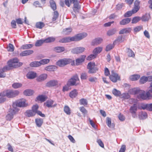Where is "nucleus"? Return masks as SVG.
Listing matches in <instances>:
<instances>
[{"label":"nucleus","mask_w":152,"mask_h":152,"mask_svg":"<svg viewBox=\"0 0 152 152\" xmlns=\"http://www.w3.org/2000/svg\"><path fill=\"white\" fill-rule=\"evenodd\" d=\"M146 94L149 99L152 98V88H149V89L146 92Z\"/></svg>","instance_id":"50"},{"label":"nucleus","mask_w":152,"mask_h":152,"mask_svg":"<svg viewBox=\"0 0 152 152\" xmlns=\"http://www.w3.org/2000/svg\"><path fill=\"white\" fill-rule=\"evenodd\" d=\"M59 14L58 12L56 11H55L53 12V17L52 18V21H54L56 20L58 18V16Z\"/></svg>","instance_id":"46"},{"label":"nucleus","mask_w":152,"mask_h":152,"mask_svg":"<svg viewBox=\"0 0 152 152\" xmlns=\"http://www.w3.org/2000/svg\"><path fill=\"white\" fill-rule=\"evenodd\" d=\"M106 124L107 125V126L109 127H110L111 125V119L108 117H107L106 118Z\"/></svg>","instance_id":"56"},{"label":"nucleus","mask_w":152,"mask_h":152,"mask_svg":"<svg viewBox=\"0 0 152 152\" xmlns=\"http://www.w3.org/2000/svg\"><path fill=\"white\" fill-rule=\"evenodd\" d=\"M140 77V76L137 75H134L131 76L130 77V79L132 81H135L137 80Z\"/></svg>","instance_id":"34"},{"label":"nucleus","mask_w":152,"mask_h":152,"mask_svg":"<svg viewBox=\"0 0 152 152\" xmlns=\"http://www.w3.org/2000/svg\"><path fill=\"white\" fill-rule=\"evenodd\" d=\"M137 97L138 99L143 100L149 99V97L147 95L146 93L145 94V91H144L140 89L138 91Z\"/></svg>","instance_id":"8"},{"label":"nucleus","mask_w":152,"mask_h":152,"mask_svg":"<svg viewBox=\"0 0 152 152\" xmlns=\"http://www.w3.org/2000/svg\"><path fill=\"white\" fill-rule=\"evenodd\" d=\"M65 50V48L63 47H55L54 49L55 51L60 53L64 51Z\"/></svg>","instance_id":"28"},{"label":"nucleus","mask_w":152,"mask_h":152,"mask_svg":"<svg viewBox=\"0 0 152 152\" xmlns=\"http://www.w3.org/2000/svg\"><path fill=\"white\" fill-rule=\"evenodd\" d=\"M137 99L133 98H131L129 99V102L131 104H135L137 102Z\"/></svg>","instance_id":"59"},{"label":"nucleus","mask_w":152,"mask_h":152,"mask_svg":"<svg viewBox=\"0 0 152 152\" xmlns=\"http://www.w3.org/2000/svg\"><path fill=\"white\" fill-rule=\"evenodd\" d=\"M81 6L79 3L74 4L72 8L73 11L75 13H78L80 9Z\"/></svg>","instance_id":"17"},{"label":"nucleus","mask_w":152,"mask_h":152,"mask_svg":"<svg viewBox=\"0 0 152 152\" xmlns=\"http://www.w3.org/2000/svg\"><path fill=\"white\" fill-rule=\"evenodd\" d=\"M142 28V27L141 26H137L134 28V32H137L140 31Z\"/></svg>","instance_id":"64"},{"label":"nucleus","mask_w":152,"mask_h":152,"mask_svg":"<svg viewBox=\"0 0 152 152\" xmlns=\"http://www.w3.org/2000/svg\"><path fill=\"white\" fill-rule=\"evenodd\" d=\"M130 97V95L127 93H124L121 95V98L124 99H127Z\"/></svg>","instance_id":"47"},{"label":"nucleus","mask_w":152,"mask_h":152,"mask_svg":"<svg viewBox=\"0 0 152 152\" xmlns=\"http://www.w3.org/2000/svg\"><path fill=\"white\" fill-rule=\"evenodd\" d=\"M33 52L34 51L32 50H26L21 52L20 54V56H26L32 54Z\"/></svg>","instance_id":"14"},{"label":"nucleus","mask_w":152,"mask_h":152,"mask_svg":"<svg viewBox=\"0 0 152 152\" xmlns=\"http://www.w3.org/2000/svg\"><path fill=\"white\" fill-rule=\"evenodd\" d=\"M64 112L67 115H69L71 114V110L68 106H65L64 107Z\"/></svg>","instance_id":"39"},{"label":"nucleus","mask_w":152,"mask_h":152,"mask_svg":"<svg viewBox=\"0 0 152 152\" xmlns=\"http://www.w3.org/2000/svg\"><path fill=\"white\" fill-rule=\"evenodd\" d=\"M7 64L8 66H7L9 69L10 68L19 67L23 64V63L19 62L18 59L16 58L11 59L8 62Z\"/></svg>","instance_id":"3"},{"label":"nucleus","mask_w":152,"mask_h":152,"mask_svg":"<svg viewBox=\"0 0 152 152\" xmlns=\"http://www.w3.org/2000/svg\"><path fill=\"white\" fill-rule=\"evenodd\" d=\"M32 44H26L23 45L21 47V48L23 49H30L33 46Z\"/></svg>","instance_id":"42"},{"label":"nucleus","mask_w":152,"mask_h":152,"mask_svg":"<svg viewBox=\"0 0 152 152\" xmlns=\"http://www.w3.org/2000/svg\"><path fill=\"white\" fill-rule=\"evenodd\" d=\"M139 89L136 88H134L130 89L129 91V93L132 94H137L138 93Z\"/></svg>","instance_id":"32"},{"label":"nucleus","mask_w":152,"mask_h":152,"mask_svg":"<svg viewBox=\"0 0 152 152\" xmlns=\"http://www.w3.org/2000/svg\"><path fill=\"white\" fill-rule=\"evenodd\" d=\"M77 90L74 89L70 92L69 96L71 98H74L77 96Z\"/></svg>","instance_id":"23"},{"label":"nucleus","mask_w":152,"mask_h":152,"mask_svg":"<svg viewBox=\"0 0 152 152\" xmlns=\"http://www.w3.org/2000/svg\"><path fill=\"white\" fill-rule=\"evenodd\" d=\"M50 3L51 8L53 10H55L56 9V6L54 1L53 0H50Z\"/></svg>","instance_id":"33"},{"label":"nucleus","mask_w":152,"mask_h":152,"mask_svg":"<svg viewBox=\"0 0 152 152\" xmlns=\"http://www.w3.org/2000/svg\"><path fill=\"white\" fill-rule=\"evenodd\" d=\"M34 91L33 90L31 89H26L23 92V94L27 96L32 95L34 93Z\"/></svg>","instance_id":"24"},{"label":"nucleus","mask_w":152,"mask_h":152,"mask_svg":"<svg viewBox=\"0 0 152 152\" xmlns=\"http://www.w3.org/2000/svg\"><path fill=\"white\" fill-rule=\"evenodd\" d=\"M54 101L51 100H48L44 103L45 106L48 107H55L56 104H53Z\"/></svg>","instance_id":"13"},{"label":"nucleus","mask_w":152,"mask_h":152,"mask_svg":"<svg viewBox=\"0 0 152 152\" xmlns=\"http://www.w3.org/2000/svg\"><path fill=\"white\" fill-rule=\"evenodd\" d=\"M140 20L139 17L136 16L133 18L132 20V23H135L138 22Z\"/></svg>","instance_id":"49"},{"label":"nucleus","mask_w":152,"mask_h":152,"mask_svg":"<svg viewBox=\"0 0 152 152\" xmlns=\"http://www.w3.org/2000/svg\"><path fill=\"white\" fill-rule=\"evenodd\" d=\"M36 114V112L32 110H27L25 113L26 115L28 117L34 116Z\"/></svg>","instance_id":"18"},{"label":"nucleus","mask_w":152,"mask_h":152,"mask_svg":"<svg viewBox=\"0 0 152 152\" xmlns=\"http://www.w3.org/2000/svg\"><path fill=\"white\" fill-rule=\"evenodd\" d=\"M139 116L140 118L142 119H144L147 117V114L146 113L141 112L139 115Z\"/></svg>","instance_id":"54"},{"label":"nucleus","mask_w":152,"mask_h":152,"mask_svg":"<svg viewBox=\"0 0 152 152\" xmlns=\"http://www.w3.org/2000/svg\"><path fill=\"white\" fill-rule=\"evenodd\" d=\"M80 103L81 105H83L85 106L88 104V102L86 99L83 98L80 100Z\"/></svg>","instance_id":"43"},{"label":"nucleus","mask_w":152,"mask_h":152,"mask_svg":"<svg viewBox=\"0 0 152 152\" xmlns=\"http://www.w3.org/2000/svg\"><path fill=\"white\" fill-rule=\"evenodd\" d=\"M47 77V75L46 74L41 75L37 78V81L41 82L45 80Z\"/></svg>","instance_id":"19"},{"label":"nucleus","mask_w":152,"mask_h":152,"mask_svg":"<svg viewBox=\"0 0 152 152\" xmlns=\"http://www.w3.org/2000/svg\"><path fill=\"white\" fill-rule=\"evenodd\" d=\"M35 123L38 127H40L43 123V120L41 118L36 119Z\"/></svg>","instance_id":"30"},{"label":"nucleus","mask_w":152,"mask_h":152,"mask_svg":"<svg viewBox=\"0 0 152 152\" xmlns=\"http://www.w3.org/2000/svg\"><path fill=\"white\" fill-rule=\"evenodd\" d=\"M37 73L35 72L31 71L28 72L26 75L27 78L29 79H33L37 76Z\"/></svg>","instance_id":"15"},{"label":"nucleus","mask_w":152,"mask_h":152,"mask_svg":"<svg viewBox=\"0 0 152 152\" xmlns=\"http://www.w3.org/2000/svg\"><path fill=\"white\" fill-rule=\"evenodd\" d=\"M120 80V77L117 74L115 73V83Z\"/></svg>","instance_id":"61"},{"label":"nucleus","mask_w":152,"mask_h":152,"mask_svg":"<svg viewBox=\"0 0 152 152\" xmlns=\"http://www.w3.org/2000/svg\"><path fill=\"white\" fill-rule=\"evenodd\" d=\"M113 48V46L112 45L109 44L107 46L105 50L107 51H108L112 49Z\"/></svg>","instance_id":"63"},{"label":"nucleus","mask_w":152,"mask_h":152,"mask_svg":"<svg viewBox=\"0 0 152 152\" xmlns=\"http://www.w3.org/2000/svg\"><path fill=\"white\" fill-rule=\"evenodd\" d=\"M150 18V15L149 14H147L142 16L141 18L142 20L143 21H146L149 20Z\"/></svg>","instance_id":"37"},{"label":"nucleus","mask_w":152,"mask_h":152,"mask_svg":"<svg viewBox=\"0 0 152 152\" xmlns=\"http://www.w3.org/2000/svg\"><path fill=\"white\" fill-rule=\"evenodd\" d=\"M79 81V80L78 76L77 75H75L70 79L68 82L71 86H72L78 85Z\"/></svg>","instance_id":"7"},{"label":"nucleus","mask_w":152,"mask_h":152,"mask_svg":"<svg viewBox=\"0 0 152 152\" xmlns=\"http://www.w3.org/2000/svg\"><path fill=\"white\" fill-rule=\"evenodd\" d=\"M137 110V106L135 104H134L130 109L129 111L131 113H136Z\"/></svg>","instance_id":"27"},{"label":"nucleus","mask_w":152,"mask_h":152,"mask_svg":"<svg viewBox=\"0 0 152 152\" xmlns=\"http://www.w3.org/2000/svg\"><path fill=\"white\" fill-rule=\"evenodd\" d=\"M103 39L101 38L98 37L93 40L91 42L92 45H97L101 44L103 41Z\"/></svg>","instance_id":"10"},{"label":"nucleus","mask_w":152,"mask_h":152,"mask_svg":"<svg viewBox=\"0 0 152 152\" xmlns=\"http://www.w3.org/2000/svg\"><path fill=\"white\" fill-rule=\"evenodd\" d=\"M79 110L84 116L87 113V111L83 107H79Z\"/></svg>","instance_id":"48"},{"label":"nucleus","mask_w":152,"mask_h":152,"mask_svg":"<svg viewBox=\"0 0 152 152\" xmlns=\"http://www.w3.org/2000/svg\"><path fill=\"white\" fill-rule=\"evenodd\" d=\"M131 20V19L130 18H126L121 20L120 23L121 25H125L129 23L130 22Z\"/></svg>","instance_id":"26"},{"label":"nucleus","mask_w":152,"mask_h":152,"mask_svg":"<svg viewBox=\"0 0 152 152\" xmlns=\"http://www.w3.org/2000/svg\"><path fill=\"white\" fill-rule=\"evenodd\" d=\"M8 50L9 51L12 52L14 50V47L13 45L9 44L7 47Z\"/></svg>","instance_id":"57"},{"label":"nucleus","mask_w":152,"mask_h":152,"mask_svg":"<svg viewBox=\"0 0 152 152\" xmlns=\"http://www.w3.org/2000/svg\"><path fill=\"white\" fill-rule=\"evenodd\" d=\"M86 56L85 55L82 56L76 60V65H79L82 62L84 61L86 58Z\"/></svg>","instance_id":"21"},{"label":"nucleus","mask_w":152,"mask_h":152,"mask_svg":"<svg viewBox=\"0 0 152 152\" xmlns=\"http://www.w3.org/2000/svg\"><path fill=\"white\" fill-rule=\"evenodd\" d=\"M133 13L131 11H128L126 12L124 15V16L125 17H128L131 16Z\"/></svg>","instance_id":"58"},{"label":"nucleus","mask_w":152,"mask_h":152,"mask_svg":"<svg viewBox=\"0 0 152 152\" xmlns=\"http://www.w3.org/2000/svg\"><path fill=\"white\" fill-rule=\"evenodd\" d=\"M72 31V29L71 28H68L64 29L63 31V33L64 34H68Z\"/></svg>","instance_id":"41"},{"label":"nucleus","mask_w":152,"mask_h":152,"mask_svg":"<svg viewBox=\"0 0 152 152\" xmlns=\"http://www.w3.org/2000/svg\"><path fill=\"white\" fill-rule=\"evenodd\" d=\"M37 99L38 100L43 102L47 98L45 96L39 95L37 97Z\"/></svg>","instance_id":"36"},{"label":"nucleus","mask_w":152,"mask_h":152,"mask_svg":"<svg viewBox=\"0 0 152 152\" xmlns=\"http://www.w3.org/2000/svg\"><path fill=\"white\" fill-rule=\"evenodd\" d=\"M147 81L148 80L147 77H142L140 80V82L141 84L144 83Z\"/></svg>","instance_id":"53"},{"label":"nucleus","mask_w":152,"mask_h":152,"mask_svg":"<svg viewBox=\"0 0 152 152\" xmlns=\"http://www.w3.org/2000/svg\"><path fill=\"white\" fill-rule=\"evenodd\" d=\"M15 104L12 105L13 108L10 109L9 113L6 115V119L7 121H11L13 118L14 115L17 113L19 109L17 107H14Z\"/></svg>","instance_id":"4"},{"label":"nucleus","mask_w":152,"mask_h":152,"mask_svg":"<svg viewBox=\"0 0 152 152\" xmlns=\"http://www.w3.org/2000/svg\"><path fill=\"white\" fill-rule=\"evenodd\" d=\"M57 69V67L54 65H51L46 67L45 69V70L50 71H53Z\"/></svg>","instance_id":"22"},{"label":"nucleus","mask_w":152,"mask_h":152,"mask_svg":"<svg viewBox=\"0 0 152 152\" xmlns=\"http://www.w3.org/2000/svg\"><path fill=\"white\" fill-rule=\"evenodd\" d=\"M30 66L32 67H38L40 66V64L39 61H35L31 62Z\"/></svg>","instance_id":"31"},{"label":"nucleus","mask_w":152,"mask_h":152,"mask_svg":"<svg viewBox=\"0 0 152 152\" xmlns=\"http://www.w3.org/2000/svg\"><path fill=\"white\" fill-rule=\"evenodd\" d=\"M72 62H74L70 58H63L58 61L56 63L57 65L59 66L62 67Z\"/></svg>","instance_id":"5"},{"label":"nucleus","mask_w":152,"mask_h":152,"mask_svg":"<svg viewBox=\"0 0 152 152\" xmlns=\"http://www.w3.org/2000/svg\"><path fill=\"white\" fill-rule=\"evenodd\" d=\"M87 35V34L86 33L79 34L72 37L64 38L60 39L59 42L61 43H66L72 41H78L84 38Z\"/></svg>","instance_id":"1"},{"label":"nucleus","mask_w":152,"mask_h":152,"mask_svg":"<svg viewBox=\"0 0 152 152\" xmlns=\"http://www.w3.org/2000/svg\"><path fill=\"white\" fill-rule=\"evenodd\" d=\"M95 65L94 63L90 62L87 66V68L89 70L88 72L89 73H94L98 71L97 67H95Z\"/></svg>","instance_id":"6"},{"label":"nucleus","mask_w":152,"mask_h":152,"mask_svg":"<svg viewBox=\"0 0 152 152\" xmlns=\"http://www.w3.org/2000/svg\"><path fill=\"white\" fill-rule=\"evenodd\" d=\"M71 86L70 84L67 82L66 85L63 87L62 90L64 92L67 91L69 90V87Z\"/></svg>","instance_id":"52"},{"label":"nucleus","mask_w":152,"mask_h":152,"mask_svg":"<svg viewBox=\"0 0 152 152\" xmlns=\"http://www.w3.org/2000/svg\"><path fill=\"white\" fill-rule=\"evenodd\" d=\"M37 28L41 29L45 26V24L42 22H37L36 24Z\"/></svg>","instance_id":"44"},{"label":"nucleus","mask_w":152,"mask_h":152,"mask_svg":"<svg viewBox=\"0 0 152 152\" xmlns=\"http://www.w3.org/2000/svg\"><path fill=\"white\" fill-rule=\"evenodd\" d=\"M126 50L127 53H128V56L129 57H134V54L132 50L129 48H127Z\"/></svg>","instance_id":"38"},{"label":"nucleus","mask_w":152,"mask_h":152,"mask_svg":"<svg viewBox=\"0 0 152 152\" xmlns=\"http://www.w3.org/2000/svg\"><path fill=\"white\" fill-rule=\"evenodd\" d=\"M88 77L87 74L86 73H82L81 76V78L82 80H86Z\"/></svg>","instance_id":"62"},{"label":"nucleus","mask_w":152,"mask_h":152,"mask_svg":"<svg viewBox=\"0 0 152 152\" xmlns=\"http://www.w3.org/2000/svg\"><path fill=\"white\" fill-rule=\"evenodd\" d=\"M9 70V68L7 66H6L3 68L2 69H0V77H4L6 76L4 72L6 70Z\"/></svg>","instance_id":"16"},{"label":"nucleus","mask_w":152,"mask_h":152,"mask_svg":"<svg viewBox=\"0 0 152 152\" xmlns=\"http://www.w3.org/2000/svg\"><path fill=\"white\" fill-rule=\"evenodd\" d=\"M44 43H45L44 39L38 40L35 43V45L36 47H39L41 46Z\"/></svg>","instance_id":"35"},{"label":"nucleus","mask_w":152,"mask_h":152,"mask_svg":"<svg viewBox=\"0 0 152 152\" xmlns=\"http://www.w3.org/2000/svg\"><path fill=\"white\" fill-rule=\"evenodd\" d=\"M124 37L122 36L118 37L115 41V44L121 43L124 41Z\"/></svg>","instance_id":"25"},{"label":"nucleus","mask_w":152,"mask_h":152,"mask_svg":"<svg viewBox=\"0 0 152 152\" xmlns=\"http://www.w3.org/2000/svg\"><path fill=\"white\" fill-rule=\"evenodd\" d=\"M19 93L17 90H7L0 93V96L1 97L7 96L9 98H12L18 95Z\"/></svg>","instance_id":"2"},{"label":"nucleus","mask_w":152,"mask_h":152,"mask_svg":"<svg viewBox=\"0 0 152 152\" xmlns=\"http://www.w3.org/2000/svg\"><path fill=\"white\" fill-rule=\"evenodd\" d=\"M22 84L20 83H15L12 85V87L15 88H17L21 87Z\"/></svg>","instance_id":"51"},{"label":"nucleus","mask_w":152,"mask_h":152,"mask_svg":"<svg viewBox=\"0 0 152 152\" xmlns=\"http://www.w3.org/2000/svg\"><path fill=\"white\" fill-rule=\"evenodd\" d=\"M50 61V60L48 59H44L41 60L39 62L40 64V66L41 65H44L48 63Z\"/></svg>","instance_id":"40"},{"label":"nucleus","mask_w":152,"mask_h":152,"mask_svg":"<svg viewBox=\"0 0 152 152\" xmlns=\"http://www.w3.org/2000/svg\"><path fill=\"white\" fill-rule=\"evenodd\" d=\"M103 48L101 47H98L95 48L93 51V53L97 55L100 53L102 51Z\"/></svg>","instance_id":"20"},{"label":"nucleus","mask_w":152,"mask_h":152,"mask_svg":"<svg viewBox=\"0 0 152 152\" xmlns=\"http://www.w3.org/2000/svg\"><path fill=\"white\" fill-rule=\"evenodd\" d=\"M15 104V106L14 107H17L18 108V107H24L27 106L28 105L26 103V100L25 99H22L19 100L18 102H17L16 104H13V105Z\"/></svg>","instance_id":"9"},{"label":"nucleus","mask_w":152,"mask_h":152,"mask_svg":"<svg viewBox=\"0 0 152 152\" xmlns=\"http://www.w3.org/2000/svg\"><path fill=\"white\" fill-rule=\"evenodd\" d=\"M45 43H48L54 42L55 41L56 39L53 37H49L44 39Z\"/></svg>","instance_id":"29"},{"label":"nucleus","mask_w":152,"mask_h":152,"mask_svg":"<svg viewBox=\"0 0 152 152\" xmlns=\"http://www.w3.org/2000/svg\"><path fill=\"white\" fill-rule=\"evenodd\" d=\"M58 82L57 80H52L48 82L46 84V86L48 87H53L57 86Z\"/></svg>","instance_id":"12"},{"label":"nucleus","mask_w":152,"mask_h":152,"mask_svg":"<svg viewBox=\"0 0 152 152\" xmlns=\"http://www.w3.org/2000/svg\"><path fill=\"white\" fill-rule=\"evenodd\" d=\"M85 50V48L83 47H77L73 49L72 52L73 53L77 54L83 52Z\"/></svg>","instance_id":"11"},{"label":"nucleus","mask_w":152,"mask_h":152,"mask_svg":"<svg viewBox=\"0 0 152 152\" xmlns=\"http://www.w3.org/2000/svg\"><path fill=\"white\" fill-rule=\"evenodd\" d=\"M96 56L95 54H91L87 57V59L90 61L96 58Z\"/></svg>","instance_id":"55"},{"label":"nucleus","mask_w":152,"mask_h":152,"mask_svg":"<svg viewBox=\"0 0 152 152\" xmlns=\"http://www.w3.org/2000/svg\"><path fill=\"white\" fill-rule=\"evenodd\" d=\"M130 28H125L120 30L119 31L120 34H124V33H127L130 31Z\"/></svg>","instance_id":"45"},{"label":"nucleus","mask_w":152,"mask_h":152,"mask_svg":"<svg viewBox=\"0 0 152 152\" xmlns=\"http://www.w3.org/2000/svg\"><path fill=\"white\" fill-rule=\"evenodd\" d=\"M39 106L37 104H35V105H34L32 107V110H33L34 111H35V112H36V113L38 111L37 110L38 109Z\"/></svg>","instance_id":"60"}]
</instances>
